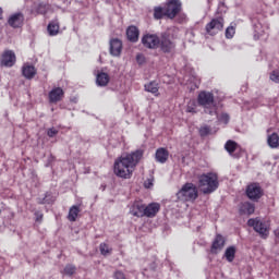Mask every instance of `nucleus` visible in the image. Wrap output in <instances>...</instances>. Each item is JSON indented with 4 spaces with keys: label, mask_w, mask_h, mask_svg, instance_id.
Masks as SVG:
<instances>
[{
    "label": "nucleus",
    "mask_w": 279,
    "mask_h": 279,
    "mask_svg": "<svg viewBox=\"0 0 279 279\" xmlns=\"http://www.w3.org/2000/svg\"><path fill=\"white\" fill-rule=\"evenodd\" d=\"M143 150L137 149L116 158L113 162L114 175L121 178V180H131L136 167H138V162L143 159Z\"/></svg>",
    "instance_id": "1"
},
{
    "label": "nucleus",
    "mask_w": 279,
    "mask_h": 279,
    "mask_svg": "<svg viewBox=\"0 0 279 279\" xmlns=\"http://www.w3.org/2000/svg\"><path fill=\"white\" fill-rule=\"evenodd\" d=\"M198 186L204 195H210L219 189V177L214 172L203 173L198 177Z\"/></svg>",
    "instance_id": "2"
},
{
    "label": "nucleus",
    "mask_w": 279,
    "mask_h": 279,
    "mask_svg": "<svg viewBox=\"0 0 279 279\" xmlns=\"http://www.w3.org/2000/svg\"><path fill=\"white\" fill-rule=\"evenodd\" d=\"M175 197L177 202H182L183 204H186V202L193 203L199 197V191L195 184L187 182L178 191Z\"/></svg>",
    "instance_id": "3"
},
{
    "label": "nucleus",
    "mask_w": 279,
    "mask_h": 279,
    "mask_svg": "<svg viewBox=\"0 0 279 279\" xmlns=\"http://www.w3.org/2000/svg\"><path fill=\"white\" fill-rule=\"evenodd\" d=\"M247 226L253 228L259 234L260 239H269V232L271 231V225L267 221L260 220V218H251L247 220Z\"/></svg>",
    "instance_id": "4"
},
{
    "label": "nucleus",
    "mask_w": 279,
    "mask_h": 279,
    "mask_svg": "<svg viewBox=\"0 0 279 279\" xmlns=\"http://www.w3.org/2000/svg\"><path fill=\"white\" fill-rule=\"evenodd\" d=\"M175 47V41L171 39V35L162 33L159 39V49L161 53H174Z\"/></svg>",
    "instance_id": "5"
},
{
    "label": "nucleus",
    "mask_w": 279,
    "mask_h": 279,
    "mask_svg": "<svg viewBox=\"0 0 279 279\" xmlns=\"http://www.w3.org/2000/svg\"><path fill=\"white\" fill-rule=\"evenodd\" d=\"M166 17L173 21L182 12V2L180 0H167L165 4Z\"/></svg>",
    "instance_id": "6"
},
{
    "label": "nucleus",
    "mask_w": 279,
    "mask_h": 279,
    "mask_svg": "<svg viewBox=\"0 0 279 279\" xmlns=\"http://www.w3.org/2000/svg\"><path fill=\"white\" fill-rule=\"evenodd\" d=\"M225 20L222 16L213 19L209 23L206 24L205 29L209 36H217L219 32L223 31Z\"/></svg>",
    "instance_id": "7"
},
{
    "label": "nucleus",
    "mask_w": 279,
    "mask_h": 279,
    "mask_svg": "<svg viewBox=\"0 0 279 279\" xmlns=\"http://www.w3.org/2000/svg\"><path fill=\"white\" fill-rule=\"evenodd\" d=\"M263 195V187H260L259 183H251L246 186V197L252 202H258Z\"/></svg>",
    "instance_id": "8"
},
{
    "label": "nucleus",
    "mask_w": 279,
    "mask_h": 279,
    "mask_svg": "<svg viewBox=\"0 0 279 279\" xmlns=\"http://www.w3.org/2000/svg\"><path fill=\"white\" fill-rule=\"evenodd\" d=\"M142 45L146 49H158L160 47V37L156 34H146L142 37Z\"/></svg>",
    "instance_id": "9"
},
{
    "label": "nucleus",
    "mask_w": 279,
    "mask_h": 279,
    "mask_svg": "<svg viewBox=\"0 0 279 279\" xmlns=\"http://www.w3.org/2000/svg\"><path fill=\"white\" fill-rule=\"evenodd\" d=\"M16 64V54L12 50H5L0 57V66L11 69Z\"/></svg>",
    "instance_id": "10"
},
{
    "label": "nucleus",
    "mask_w": 279,
    "mask_h": 279,
    "mask_svg": "<svg viewBox=\"0 0 279 279\" xmlns=\"http://www.w3.org/2000/svg\"><path fill=\"white\" fill-rule=\"evenodd\" d=\"M197 104L203 108H206L208 106H215V95L206 90L199 92L197 96Z\"/></svg>",
    "instance_id": "11"
},
{
    "label": "nucleus",
    "mask_w": 279,
    "mask_h": 279,
    "mask_svg": "<svg viewBox=\"0 0 279 279\" xmlns=\"http://www.w3.org/2000/svg\"><path fill=\"white\" fill-rule=\"evenodd\" d=\"M64 99V89L62 87H53L48 93V101L49 104H58Z\"/></svg>",
    "instance_id": "12"
},
{
    "label": "nucleus",
    "mask_w": 279,
    "mask_h": 279,
    "mask_svg": "<svg viewBox=\"0 0 279 279\" xmlns=\"http://www.w3.org/2000/svg\"><path fill=\"white\" fill-rule=\"evenodd\" d=\"M130 215L137 218L145 217V204L143 201H135L130 207Z\"/></svg>",
    "instance_id": "13"
},
{
    "label": "nucleus",
    "mask_w": 279,
    "mask_h": 279,
    "mask_svg": "<svg viewBox=\"0 0 279 279\" xmlns=\"http://www.w3.org/2000/svg\"><path fill=\"white\" fill-rule=\"evenodd\" d=\"M24 23L25 15H23V13L21 12L12 14L8 20V24L14 29H19V27H22L24 25Z\"/></svg>",
    "instance_id": "14"
},
{
    "label": "nucleus",
    "mask_w": 279,
    "mask_h": 279,
    "mask_svg": "<svg viewBox=\"0 0 279 279\" xmlns=\"http://www.w3.org/2000/svg\"><path fill=\"white\" fill-rule=\"evenodd\" d=\"M160 213V203H150L147 206L144 205V217L154 219Z\"/></svg>",
    "instance_id": "15"
},
{
    "label": "nucleus",
    "mask_w": 279,
    "mask_h": 279,
    "mask_svg": "<svg viewBox=\"0 0 279 279\" xmlns=\"http://www.w3.org/2000/svg\"><path fill=\"white\" fill-rule=\"evenodd\" d=\"M109 51L112 56L118 58L121 56V51H123V43L119 38L111 39Z\"/></svg>",
    "instance_id": "16"
},
{
    "label": "nucleus",
    "mask_w": 279,
    "mask_h": 279,
    "mask_svg": "<svg viewBox=\"0 0 279 279\" xmlns=\"http://www.w3.org/2000/svg\"><path fill=\"white\" fill-rule=\"evenodd\" d=\"M155 160L160 165H165L169 160V150L165 147L157 148L155 153Z\"/></svg>",
    "instance_id": "17"
},
{
    "label": "nucleus",
    "mask_w": 279,
    "mask_h": 279,
    "mask_svg": "<svg viewBox=\"0 0 279 279\" xmlns=\"http://www.w3.org/2000/svg\"><path fill=\"white\" fill-rule=\"evenodd\" d=\"M36 73H38V71L36 70V66H34V65H29V64L25 63L22 66V75H23V77H25V80H34V77H36Z\"/></svg>",
    "instance_id": "18"
},
{
    "label": "nucleus",
    "mask_w": 279,
    "mask_h": 279,
    "mask_svg": "<svg viewBox=\"0 0 279 279\" xmlns=\"http://www.w3.org/2000/svg\"><path fill=\"white\" fill-rule=\"evenodd\" d=\"M223 245H226V240L221 234H217L211 244V248H210L211 254H217L218 251L223 250Z\"/></svg>",
    "instance_id": "19"
},
{
    "label": "nucleus",
    "mask_w": 279,
    "mask_h": 279,
    "mask_svg": "<svg viewBox=\"0 0 279 279\" xmlns=\"http://www.w3.org/2000/svg\"><path fill=\"white\" fill-rule=\"evenodd\" d=\"M256 210V206H254V204L250 203V202H244L241 203L239 206V213L240 215H254Z\"/></svg>",
    "instance_id": "20"
},
{
    "label": "nucleus",
    "mask_w": 279,
    "mask_h": 279,
    "mask_svg": "<svg viewBox=\"0 0 279 279\" xmlns=\"http://www.w3.org/2000/svg\"><path fill=\"white\" fill-rule=\"evenodd\" d=\"M138 36H141V32L136 26H129L126 29V38L130 43H138Z\"/></svg>",
    "instance_id": "21"
},
{
    "label": "nucleus",
    "mask_w": 279,
    "mask_h": 279,
    "mask_svg": "<svg viewBox=\"0 0 279 279\" xmlns=\"http://www.w3.org/2000/svg\"><path fill=\"white\" fill-rule=\"evenodd\" d=\"M144 88L146 93H151V95H155V97H160V87L158 86V83L156 81H151L144 85Z\"/></svg>",
    "instance_id": "22"
},
{
    "label": "nucleus",
    "mask_w": 279,
    "mask_h": 279,
    "mask_svg": "<svg viewBox=\"0 0 279 279\" xmlns=\"http://www.w3.org/2000/svg\"><path fill=\"white\" fill-rule=\"evenodd\" d=\"M49 3H45V2H39L38 4H35L33 10H32V14H47V12H49Z\"/></svg>",
    "instance_id": "23"
},
{
    "label": "nucleus",
    "mask_w": 279,
    "mask_h": 279,
    "mask_svg": "<svg viewBox=\"0 0 279 279\" xmlns=\"http://www.w3.org/2000/svg\"><path fill=\"white\" fill-rule=\"evenodd\" d=\"M109 82H110V75H108V73L100 72L97 74L96 84L98 86H108Z\"/></svg>",
    "instance_id": "24"
},
{
    "label": "nucleus",
    "mask_w": 279,
    "mask_h": 279,
    "mask_svg": "<svg viewBox=\"0 0 279 279\" xmlns=\"http://www.w3.org/2000/svg\"><path fill=\"white\" fill-rule=\"evenodd\" d=\"M267 144L270 149H278L279 147V135L278 133H272L267 137Z\"/></svg>",
    "instance_id": "25"
},
{
    "label": "nucleus",
    "mask_w": 279,
    "mask_h": 279,
    "mask_svg": "<svg viewBox=\"0 0 279 279\" xmlns=\"http://www.w3.org/2000/svg\"><path fill=\"white\" fill-rule=\"evenodd\" d=\"M225 149L228 151L229 156H234V151L239 149V143L228 140L225 144Z\"/></svg>",
    "instance_id": "26"
},
{
    "label": "nucleus",
    "mask_w": 279,
    "mask_h": 279,
    "mask_svg": "<svg viewBox=\"0 0 279 279\" xmlns=\"http://www.w3.org/2000/svg\"><path fill=\"white\" fill-rule=\"evenodd\" d=\"M80 206L78 205H73L72 207H70L69 214H68V219L70 221H77V217H80Z\"/></svg>",
    "instance_id": "27"
},
{
    "label": "nucleus",
    "mask_w": 279,
    "mask_h": 279,
    "mask_svg": "<svg viewBox=\"0 0 279 279\" xmlns=\"http://www.w3.org/2000/svg\"><path fill=\"white\" fill-rule=\"evenodd\" d=\"M165 16H167V11L165 9V7H155L154 8V19L155 21H160L162 19H165Z\"/></svg>",
    "instance_id": "28"
},
{
    "label": "nucleus",
    "mask_w": 279,
    "mask_h": 279,
    "mask_svg": "<svg viewBox=\"0 0 279 279\" xmlns=\"http://www.w3.org/2000/svg\"><path fill=\"white\" fill-rule=\"evenodd\" d=\"M47 29L49 36H58V34L60 33V24H58V22H50Z\"/></svg>",
    "instance_id": "29"
},
{
    "label": "nucleus",
    "mask_w": 279,
    "mask_h": 279,
    "mask_svg": "<svg viewBox=\"0 0 279 279\" xmlns=\"http://www.w3.org/2000/svg\"><path fill=\"white\" fill-rule=\"evenodd\" d=\"M99 252L101 256H110L112 254V247L108 243H100L99 244Z\"/></svg>",
    "instance_id": "30"
},
{
    "label": "nucleus",
    "mask_w": 279,
    "mask_h": 279,
    "mask_svg": "<svg viewBox=\"0 0 279 279\" xmlns=\"http://www.w3.org/2000/svg\"><path fill=\"white\" fill-rule=\"evenodd\" d=\"M225 256L228 263H232L234 260V256H236V248L234 246H229L225 252Z\"/></svg>",
    "instance_id": "31"
},
{
    "label": "nucleus",
    "mask_w": 279,
    "mask_h": 279,
    "mask_svg": "<svg viewBox=\"0 0 279 279\" xmlns=\"http://www.w3.org/2000/svg\"><path fill=\"white\" fill-rule=\"evenodd\" d=\"M75 271H77V267H75V265L66 264L61 274H63V276H74Z\"/></svg>",
    "instance_id": "32"
},
{
    "label": "nucleus",
    "mask_w": 279,
    "mask_h": 279,
    "mask_svg": "<svg viewBox=\"0 0 279 279\" xmlns=\"http://www.w3.org/2000/svg\"><path fill=\"white\" fill-rule=\"evenodd\" d=\"M186 112H190L191 114L197 113V102L195 100H191L186 106Z\"/></svg>",
    "instance_id": "33"
},
{
    "label": "nucleus",
    "mask_w": 279,
    "mask_h": 279,
    "mask_svg": "<svg viewBox=\"0 0 279 279\" xmlns=\"http://www.w3.org/2000/svg\"><path fill=\"white\" fill-rule=\"evenodd\" d=\"M205 109H204V112H205V114H209L210 117H218V113H217V106L216 105H214L213 106V108H210V107H204Z\"/></svg>",
    "instance_id": "34"
},
{
    "label": "nucleus",
    "mask_w": 279,
    "mask_h": 279,
    "mask_svg": "<svg viewBox=\"0 0 279 279\" xmlns=\"http://www.w3.org/2000/svg\"><path fill=\"white\" fill-rule=\"evenodd\" d=\"M217 119L220 123H225V125L230 123V114L228 113H221L220 116H217Z\"/></svg>",
    "instance_id": "35"
},
{
    "label": "nucleus",
    "mask_w": 279,
    "mask_h": 279,
    "mask_svg": "<svg viewBox=\"0 0 279 279\" xmlns=\"http://www.w3.org/2000/svg\"><path fill=\"white\" fill-rule=\"evenodd\" d=\"M234 34H236V28H234V26L227 27L226 38H234Z\"/></svg>",
    "instance_id": "36"
},
{
    "label": "nucleus",
    "mask_w": 279,
    "mask_h": 279,
    "mask_svg": "<svg viewBox=\"0 0 279 279\" xmlns=\"http://www.w3.org/2000/svg\"><path fill=\"white\" fill-rule=\"evenodd\" d=\"M201 136H208L210 134V126L204 125L199 129Z\"/></svg>",
    "instance_id": "37"
},
{
    "label": "nucleus",
    "mask_w": 279,
    "mask_h": 279,
    "mask_svg": "<svg viewBox=\"0 0 279 279\" xmlns=\"http://www.w3.org/2000/svg\"><path fill=\"white\" fill-rule=\"evenodd\" d=\"M270 80L271 82H275L276 84H279V72L278 71H272L270 73Z\"/></svg>",
    "instance_id": "38"
},
{
    "label": "nucleus",
    "mask_w": 279,
    "mask_h": 279,
    "mask_svg": "<svg viewBox=\"0 0 279 279\" xmlns=\"http://www.w3.org/2000/svg\"><path fill=\"white\" fill-rule=\"evenodd\" d=\"M35 221L37 222V223H41L43 222V218H44V215H43V213H40V211H35Z\"/></svg>",
    "instance_id": "39"
},
{
    "label": "nucleus",
    "mask_w": 279,
    "mask_h": 279,
    "mask_svg": "<svg viewBox=\"0 0 279 279\" xmlns=\"http://www.w3.org/2000/svg\"><path fill=\"white\" fill-rule=\"evenodd\" d=\"M47 134H48L49 138H53V136H56L58 134V130H56L54 128H51L47 131Z\"/></svg>",
    "instance_id": "40"
},
{
    "label": "nucleus",
    "mask_w": 279,
    "mask_h": 279,
    "mask_svg": "<svg viewBox=\"0 0 279 279\" xmlns=\"http://www.w3.org/2000/svg\"><path fill=\"white\" fill-rule=\"evenodd\" d=\"M47 197H49V193H46L45 198L39 201L38 204H51V202L47 201Z\"/></svg>",
    "instance_id": "41"
},
{
    "label": "nucleus",
    "mask_w": 279,
    "mask_h": 279,
    "mask_svg": "<svg viewBox=\"0 0 279 279\" xmlns=\"http://www.w3.org/2000/svg\"><path fill=\"white\" fill-rule=\"evenodd\" d=\"M145 189H151V186H154V183H151V181L145 182L144 183Z\"/></svg>",
    "instance_id": "42"
},
{
    "label": "nucleus",
    "mask_w": 279,
    "mask_h": 279,
    "mask_svg": "<svg viewBox=\"0 0 279 279\" xmlns=\"http://www.w3.org/2000/svg\"><path fill=\"white\" fill-rule=\"evenodd\" d=\"M2 20H3V9L0 8V21H2Z\"/></svg>",
    "instance_id": "43"
},
{
    "label": "nucleus",
    "mask_w": 279,
    "mask_h": 279,
    "mask_svg": "<svg viewBox=\"0 0 279 279\" xmlns=\"http://www.w3.org/2000/svg\"><path fill=\"white\" fill-rule=\"evenodd\" d=\"M137 60H141V54H137Z\"/></svg>",
    "instance_id": "44"
}]
</instances>
